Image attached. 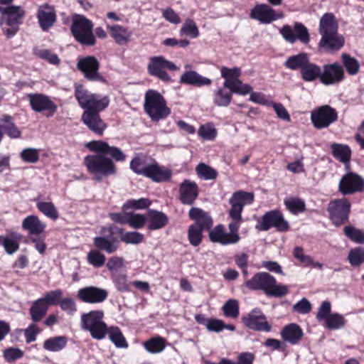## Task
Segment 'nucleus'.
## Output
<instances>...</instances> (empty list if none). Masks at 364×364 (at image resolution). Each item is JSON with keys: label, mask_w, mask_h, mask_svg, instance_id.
<instances>
[{"label": "nucleus", "mask_w": 364, "mask_h": 364, "mask_svg": "<svg viewBox=\"0 0 364 364\" xmlns=\"http://www.w3.org/2000/svg\"><path fill=\"white\" fill-rule=\"evenodd\" d=\"M86 147L95 154L86 156L84 164L87 172L97 182L114 176L117 173L114 161L123 162L127 158L119 148L110 146L103 141H91L86 144Z\"/></svg>", "instance_id": "nucleus-1"}, {"label": "nucleus", "mask_w": 364, "mask_h": 364, "mask_svg": "<svg viewBox=\"0 0 364 364\" xmlns=\"http://www.w3.org/2000/svg\"><path fill=\"white\" fill-rule=\"evenodd\" d=\"M75 97L80 107L85 110L82 115L83 123L93 132L102 135L107 128L100 116V112L105 109L109 104L107 96L100 97L89 92L82 85H75Z\"/></svg>", "instance_id": "nucleus-2"}, {"label": "nucleus", "mask_w": 364, "mask_h": 364, "mask_svg": "<svg viewBox=\"0 0 364 364\" xmlns=\"http://www.w3.org/2000/svg\"><path fill=\"white\" fill-rule=\"evenodd\" d=\"M130 169L136 174L151 178L155 182L168 181L171 177L170 168L160 166L155 160L138 154L130 161Z\"/></svg>", "instance_id": "nucleus-3"}, {"label": "nucleus", "mask_w": 364, "mask_h": 364, "mask_svg": "<svg viewBox=\"0 0 364 364\" xmlns=\"http://www.w3.org/2000/svg\"><path fill=\"white\" fill-rule=\"evenodd\" d=\"M246 287L252 290H262L267 295L274 297L284 296L289 291L287 286L278 284L276 279L267 272L257 273L246 282Z\"/></svg>", "instance_id": "nucleus-4"}, {"label": "nucleus", "mask_w": 364, "mask_h": 364, "mask_svg": "<svg viewBox=\"0 0 364 364\" xmlns=\"http://www.w3.org/2000/svg\"><path fill=\"white\" fill-rule=\"evenodd\" d=\"M24 16L25 11L19 6H0V28L7 38L18 33Z\"/></svg>", "instance_id": "nucleus-5"}, {"label": "nucleus", "mask_w": 364, "mask_h": 364, "mask_svg": "<svg viewBox=\"0 0 364 364\" xmlns=\"http://www.w3.org/2000/svg\"><path fill=\"white\" fill-rule=\"evenodd\" d=\"M144 109L154 122L166 118L171 114L164 97L157 91L149 90L145 94Z\"/></svg>", "instance_id": "nucleus-6"}, {"label": "nucleus", "mask_w": 364, "mask_h": 364, "mask_svg": "<svg viewBox=\"0 0 364 364\" xmlns=\"http://www.w3.org/2000/svg\"><path fill=\"white\" fill-rule=\"evenodd\" d=\"M104 316L102 310H92L82 314L80 318L81 328L88 331L95 340L100 341L105 338L108 326L103 320Z\"/></svg>", "instance_id": "nucleus-7"}, {"label": "nucleus", "mask_w": 364, "mask_h": 364, "mask_svg": "<svg viewBox=\"0 0 364 364\" xmlns=\"http://www.w3.org/2000/svg\"><path fill=\"white\" fill-rule=\"evenodd\" d=\"M72 34L79 43L86 46L95 44L93 34V24L91 21L82 15L75 14L72 18L70 27Z\"/></svg>", "instance_id": "nucleus-8"}, {"label": "nucleus", "mask_w": 364, "mask_h": 364, "mask_svg": "<svg viewBox=\"0 0 364 364\" xmlns=\"http://www.w3.org/2000/svg\"><path fill=\"white\" fill-rule=\"evenodd\" d=\"M221 77L225 79L224 87H228L233 93L240 95L249 94L252 90V87L243 83L240 79L241 75V69L237 67L232 68L223 66L220 68Z\"/></svg>", "instance_id": "nucleus-9"}, {"label": "nucleus", "mask_w": 364, "mask_h": 364, "mask_svg": "<svg viewBox=\"0 0 364 364\" xmlns=\"http://www.w3.org/2000/svg\"><path fill=\"white\" fill-rule=\"evenodd\" d=\"M274 228L279 232H287L289 230V224L283 214L277 210L267 212L258 220L255 228L259 231H267Z\"/></svg>", "instance_id": "nucleus-10"}, {"label": "nucleus", "mask_w": 364, "mask_h": 364, "mask_svg": "<svg viewBox=\"0 0 364 364\" xmlns=\"http://www.w3.org/2000/svg\"><path fill=\"white\" fill-rule=\"evenodd\" d=\"M337 119L338 113L336 110L327 105L318 107L311 112V123L318 129L328 127Z\"/></svg>", "instance_id": "nucleus-11"}, {"label": "nucleus", "mask_w": 364, "mask_h": 364, "mask_svg": "<svg viewBox=\"0 0 364 364\" xmlns=\"http://www.w3.org/2000/svg\"><path fill=\"white\" fill-rule=\"evenodd\" d=\"M149 73L164 82L171 81L170 75L166 70H176L177 66L163 56H155L150 58L147 66Z\"/></svg>", "instance_id": "nucleus-12"}, {"label": "nucleus", "mask_w": 364, "mask_h": 364, "mask_svg": "<svg viewBox=\"0 0 364 364\" xmlns=\"http://www.w3.org/2000/svg\"><path fill=\"white\" fill-rule=\"evenodd\" d=\"M350 203L346 198L335 199L330 201L327 210L330 218L336 225H341L348 220L350 213Z\"/></svg>", "instance_id": "nucleus-13"}, {"label": "nucleus", "mask_w": 364, "mask_h": 364, "mask_svg": "<svg viewBox=\"0 0 364 364\" xmlns=\"http://www.w3.org/2000/svg\"><path fill=\"white\" fill-rule=\"evenodd\" d=\"M338 191L344 196L363 192L364 178L355 172L348 171L341 177Z\"/></svg>", "instance_id": "nucleus-14"}, {"label": "nucleus", "mask_w": 364, "mask_h": 364, "mask_svg": "<svg viewBox=\"0 0 364 364\" xmlns=\"http://www.w3.org/2000/svg\"><path fill=\"white\" fill-rule=\"evenodd\" d=\"M31 109L36 112H46L48 117L53 116L58 107L54 102L44 94L29 93L26 95Z\"/></svg>", "instance_id": "nucleus-15"}, {"label": "nucleus", "mask_w": 364, "mask_h": 364, "mask_svg": "<svg viewBox=\"0 0 364 364\" xmlns=\"http://www.w3.org/2000/svg\"><path fill=\"white\" fill-rule=\"evenodd\" d=\"M279 33L284 39L290 43H294L298 40L306 45L310 41L307 28L300 22H295L293 28L289 25H284L279 30Z\"/></svg>", "instance_id": "nucleus-16"}, {"label": "nucleus", "mask_w": 364, "mask_h": 364, "mask_svg": "<svg viewBox=\"0 0 364 364\" xmlns=\"http://www.w3.org/2000/svg\"><path fill=\"white\" fill-rule=\"evenodd\" d=\"M108 291L100 287L87 286L78 289L77 299L83 303L90 304H102L108 298Z\"/></svg>", "instance_id": "nucleus-17"}, {"label": "nucleus", "mask_w": 364, "mask_h": 364, "mask_svg": "<svg viewBox=\"0 0 364 364\" xmlns=\"http://www.w3.org/2000/svg\"><path fill=\"white\" fill-rule=\"evenodd\" d=\"M250 16L260 23L269 24L282 18L284 15L282 13H277L274 9L266 4H259L251 9Z\"/></svg>", "instance_id": "nucleus-18"}, {"label": "nucleus", "mask_w": 364, "mask_h": 364, "mask_svg": "<svg viewBox=\"0 0 364 364\" xmlns=\"http://www.w3.org/2000/svg\"><path fill=\"white\" fill-rule=\"evenodd\" d=\"M99 67L98 60L93 56L82 58L77 63V68L84 73L87 79L105 82V79L98 72Z\"/></svg>", "instance_id": "nucleus-19"}, {"label": "nucleus", "mask_w": 364, "mask_h": 364, "mask_svg": "<svg viewBox=\"0 0 364 364\" xmlns=\"http://www.w3.org/2000/svg\"><path fill=\"white\" fill-rule=\"evenodd\" d=\"M243 323L249 328L257 331L269 332L271 326L267 321V318L259 309L255 308L242 318Z\"/></svg>", "instance_id": "nucleus-20"}, {"label": "nucleus", "mask_w": 364, "mask_h": 364, "mask_svg": "<svg viewBox=\"0 0 364 364\" xmlns=\"http://www.w3.org/2000/svg\"><path fill=\"white\" fill-rule=\"evenodd\" d=\"M344 79V70L337 63L324 65L321 69L320 81L325 85H333Z\"/></svg>", "instance_id": "nucleus-21"}, {"label": "nucleus", "mask_w": 364, "mask_h": 364, "mask_svg": "<svg viewBox=\"0 0 364 364\" xmlns=\"http://www.w3.org/2000/svg\"><path fill=\"white\" fill-rule=\"evenodd\" d=\"M253 200V193L242 191H236L229 200L231 205L229 211L234 213L235 215H242L244 206L252 204Z\"/></svg>", "instance_id": "nucleus-22"}, {"label": "nucleus", "mask_w": 364, "mask_h": 364, "mask_svg": "<svg viewBox=\"0 0 364 364\" xmlns=\"http://www.w3.org/2000/svg\"><path fill=\"white\" fill-rule=\"evenodd\" d=\"M37 18L42 30L47 31L53 26L56 20L54 8L48 4L40 6L38 9Z\"/></svg>", "instance_id": "nucleus-23"}, {"label": "nucleus", "mask_w": 364, "mask_h": 364, "mask_svg": "<svg viewBox=\"0 0 364 364\" xmlns=\"http://www.w3.org/2000/svg\"><path fill=\"white\" fill-rule=\"evenodd\" d=\"M344 43V38L338 33L321 37L318 46L326 52L333 53L342 48Z\"/></svg>", "instance_id": "nucleus-24"}, {"label": "nucleus", "mask_w": 364, "mask_h": 364, "mask_svg": "<svg viewBox=\"0 0 364 364\" xmlns=\"http://www.w3.org/2000/svg\"><path fill=\"white\" fill-rule=\"evenodd\" d=\"M46 228V225L34 215L27 216L22 221V228L31 237L41 235Z\"/></svg>", "instance_id": "nucleus-25"}, {"label": "nucleus", "mask_w": 364, "mask_h": 364, "mask_svg": "<svg viewBox=\"0 0 364 364\" xmlns=\"http://www.w3.org/2000/svg\"><path fill=\"white\" fill-rule=\"evenodd\" d=\"M189 218L195 220L193 225H198L203 230H209L213 225V219L205 211L198 208H192L188 213Z\"/></svg>", "instance_id": "nucleus-26"}, {"label": "nucleus", "mask_w": 364, "mask_h": 364, "mask_svg": "<svg viewBox=\"0 0 364 364\" xmlns=\"http://www.w3.org/2000/svg\"><path fill=\"white\" fill-rule=\"evenodd\" d=\"M180 199L183 204L191 205L198 195V186L195 182L185 180L180 186Z\"/></svg>", "instance_id": "nucleus-27"}, {"label": "nucleus", "mask_w": 364, "mask_h": 364, "mask_svg": "<svg viewBox=\"0 0 364 364\" xmlns=\"http://www.w3.org/2000/svg\"><path fill=\"white\" fill-rule=\"evenodd\" d=\"M179 82L181 84L183 85H192L195 87H202L210 85L212 82V80L200 75L196 71L188 70L181 75Z\"/></svg>", "instance_id": "nucleus-28"}, {"label": "nucleus", "mask_w": 364, "mask_h": 364, "mask_svg": "<svg viewBox=\"0 0 364 364\" xmlns=\"http://www.w3.org/2000/svg\"><path fill=\"white\" fill-rule=\"evenodd\" d=\"M303 330L296 323H290L285 326L281 331L282 338L291 345L298 344L303 338Z\"/></svg>", "instance_id": "nucleus-29"}, {"label": "nucleus", "mask_w": 364, "mask_h": 364, "mask_svg": "<svg viewBox=\"0 0 364 364\" xmlns=\"http://www.w3.org/2000/svg\"><path fill=\"white\" fill-rule=\"evenodd\" d=\"M230 237L223 225H216L209 232V239L212 242L224 246L235 244L236 240H233Z\"/></svg>", "instance_id": "nucleus-30"}, {"label": "nucleus", "mask_w": 364, "mask_h": 364, "mask_svg": "<svg viewBox=\"0 0 364 364\" xmlns=\"http://www.w3.org/2000/svg\"><path fill=\"white\" fill-rule=\"evenodd\" d=\"M338 28L337 21L332 14L326 13L322 16L319 22V33L321 37L338 33Z\"/></svg>", "instance_id": "nucleus-31"}, {"label": "nucleus", "mask_w": 364, "mask_h": 364, "mask_svg": "<svg viewBox=\"0 0 364 364\" xmlns=\"http://www.w3.org/2000/svg\"><path fill=\"white\" fill-rule=\"evenodd\" d=\"M0 129L3 134H6L11 139H18L21 132L14 122L13 118L9 114H4L0 119Z\"/></svg>", "instance_id": "nucleus-32"}, {"label": "nucleus", "mask_w": 364, "mask_h": 364, "mask_svg": "<svg viewBox=\"0 0 364 364\" xmlns=\"http://www.w3.org/2000/svg\"><path fill=\"white\" fill-rule=\"evenodd\" d=\"M147 220L149 221L148 229L156 230L163 228L168 223L167 216L162 212L150 210Z\"/></svg>", "instance_id": "nucleus-33"}, {"label": "nucleus", "mask_w": 364, "mask_h": 364, "mask_svg": "<svg viewBox=\"0 0 364 364\" xmlns=\"http://www.w3.org/2000/svg\"><path fill=\"white\" fill-rule=\"evenodd\" d=\"M331 153L333 157L348 166V163L351 157V150L349 146L346 144L333 143L331 145Z\"/></svg>", "instance_id": "nucleus-34"}, {"label": "nucleus", "mask_w": 364, "mask_h": 364, "mask_svg": "<svg viewBox=\"0 0 364 364\" xmlns=\"http://www.w3.org/2000/svg\"><path fill=\"white\" fill-rule=\"evenodd\" d=\"M105 337L108 335L109 339L119 348H127L129 345L125 337L118 326H107Z\"/></svg>", "instance_id": "nucleus-35"}, {"label": "nucleus", "mask_w": 364, "mask_h": 364, "mask_svg": "<svg viewBox=\"0 0 364 364\" xmlns=\"http://www.w3.org/2000/svg\"><path fill=\"white\" fill-rule=\"evenodd\" d=\"M48 308L47 303L42 298L34 301L29 310L32 321L34 322L40 321L46 316Z\"/></svg>", "instance_id": "nucleus-36"}, {"label": "nucleus", "mask_w": 364, "mask_h": 364, "mask_svg": "<svg viewBox=\"0 0 364 364\" xmlns=\"http://www.w3.org/2000/svg\"><path fill=\"white\" fill-rule=\"evenodd\" d=\"M309 58L305 53H301L297 55H291L286 60L284 65L291 70L298 69L302 70V68L308 63Z\"/></svg>", "instance_id": "nucleus-37"}, {"label": "nucleus", "mask_w": 364, "mask_h": 364, "mask_svg": "<svg viewBox=\"0 0 364 364\" xmlns=\"http://www.w3.org/2000/svg\"><path fill=\"white\" fill-rule=\"evenodd\" d=\"M111 36L114 39L117 43L124 44L129 41L131 33L127 28L120 25H113L108 26Z\"/></svg>", "instance_id": "nucleus-38"}, {"label": "nucleus", "mask_w": 364, "mask_h": 364, "mask_svg": "<svg viewBox=\"0 0 364 364\" xmlns=\"http://www.w3.org/2000/svg\"><path fill=\"white\" fill-rule=\"evenodd\" d=\"M142 345L149 353L156 354L161 353L165 349L166 341L162 337L156 336L144 342Z\"/></svg>", "instance_id": "nucleus-39"}, {"label": "nucleus", "mask_w": 364, "mask_h": 364, "mask_svg": "<svg viewBox=\"0 0 364 364\" xmlns=\"http://www.w3.org/2000/svg\"><path fill=\"white\" fill-rule=\"evenodd\" d=\"M302 79L306 82H312L317 78L320 79L321 75V68L314 64L308 61V63L302 68L301 70Z\"/></svg>", "instance_id": "nucleus-40"}, {"label": "nucleus", "mask_w": 364, "mask_h": 364, "mask_svg": "<svg viewBox=\"0 0 364 364\" xmlns=\"http://www.w3.org/2000/svg\"><path fill=\"white\" fill-rule=\"evenodd\" d=\"M224 85L218 88L214 92L213 103L218 107H228L232 100V93Z\"/></svg>", "instance_id": "nucleus-41"}, {"label": "nucleus", "mask_w": 364, "mask_h": 364, "mask_svg": "<svg viewBox=\"0 0 364 364\" xmlns=\"http://www.w3.org/2000/svg\"><path fill=\"white\" fill-rule=\"evenodd\" d=\"M93 244L97 250L105 251L108 254L115 252L119 247L117 242L105 237H95L93 240Z\"/></svg>", "instance_id": "nucleus-42"}, {"label": "nucleus", "mask_w": 364, "mask_h": 364, "mask_svg": "<svg viewBox=\"0 0 364 364\" xmlns=\"http://www.w3.org/2000/svg\"><path fill=\"white\" fill-rule=\"evenodd\" d=\"M68 338L64 336L50 338L44 341L43 348L49 351L58 352L63 350L67 345Z\"/></svg>", "instance_id": "nucleus-43"}, {"label": "nucleus", "mask_w": 364, "mask_h": 364, "mask_svg": "<svg viewBox=\"0 0 364 364\" xmlns=\"http://www.w3.org/2000/svg\"><path fill=\"white\" fill-rule=\"evenodd\" d=\"M229 215L232 219V221L228 224V229L230 232L228 234L231 235L232 240H236L235 241V244H237L240 240V237L238 234V230L240 227V224L242 222V215L239 214L237 215H235V213L229 211Z\"/></svg>", "instance_id": "nucleus-44"}, {"label": "nucleus", "mask_w": 364, "mask_h": 364, "mask_svg": "<svg viewBox=\"0 0 364 364\" xmlns=\"http://www.w3.org/2000/svg\"><path fill=\"white\" fill-rule=\"evenodd\" d=\"M21 240V234L16 232H11L9 237H6L4 247L5 251L12 255L16 252L19 248V242Z\"/></svg>", "instance_id": "nucleus-45"}, {"label": "nucleus", "mask_w": 364, "mask_h": 364, "mask_svg": "<svg viewBox=\"0 0 364 364\" xmlns=\"http://www.w3.org/2000/svg\"><path fill=\"white\" fill-rule=\"evenodd\" d=\"M284 203L287 210L292 214H298L305 210V203L301 198L296 197L286 198L284 200Z\"/></svg>", "instance_id": "nucleus-46"}, {"label": "nucleus", "mask_w": 364, "mask_h": 364, "mask_svg": "<svg viewBox=\"0 0 364 364\" xmlns=\"http://www.w3.org/2000/svg\"><path fill=\"white\" fill-rule=\"evenodd\" d=\"M341 58L343 64L349 75H355L359 72L360 63L355 58L350 56L347 53H343Z\"/></svg>", "instance_id": "nucleus-47"}, {"label": "nucleus", "mask_w": 364, "mask_h": 364, "mask_svg": "<svg viewBox=\"0 0 364 364\" xmlns=\"http://www.w3.org/2000/svg\"><path fill=\"white\" fill-rule=\"evenodd\" d=\"M87 261L92 267L100 268L105 264L106 257L100 251L94 249L88 252Z\"/></svg>", "instance_id": "nucleus-48"}, {"label": "nucleus", "mask_w": 364, "mask_h": 364, "mask_svg": "<svg viewBox=\"0 0 364 364\" xmlns=\"http://www.w3.org/2000/svg\"><path fill=\"white\" fill-rule=\"evenodd\" d=\"M37 208L46 216L56 220L58 218V213L51 202L38 201L36 203Z\"/></svg>", "instance_id": "nucleus-49"}, {"label": "nucleus", "mask_w": 364, "mask_h": 364, "mask_svg": "<svg viewBox=\"0 0 364 364\" xmlns=\"http://www.w3.org/2000/svg\"><path fill=\"white\" fill-rule=\"evenodd\" d=\"M112 279L116 288L122 292L130 291V284L127 280V275L122 273L114 272L112 274Z\"/></svg>", "instance_id": "nucleus-50"}, {"label": "nucleus", "mask_w": 364, "mask_h": 364, "mask_svg": "<svg viewBox=\"0 0 364 364\" xmlns=\"http://www.w3.org/2000/svg\"><path fill=\"white\" fill-rule=\"evenodd\" d=\"M180 34L181 36H187L192 38H196L199 36V31L196 23L193 20L188 18L185 21L180 30Z\"/></svg>", "instance_id": "nucleus-51"}, {"label": "nucleus", "mask_w": 364, "mask_h": 364, "mask_svg": "<svg viewBox=\"0 0 364 364\" xmlns=\"http://www.w3.org/2000/svg\"><path fill=\"white\" fill-rule=\"evenodd\" d=\"M203 231L204 230L198 227V225H191L189 226L188 230V239L191 245L197 247L201 243Z\"/></svg>", "instance_id": "nucleus-52"}, {"label": "nucleus", "mask_w": 364, "mask_h": 364, "mask_svg": "<svg viewBox=\"0 0 364 364\" xmlns=\"http://www.w3.org/2000/svg\"><path fill=\"white\" fill-rule=\"evenodd\" d=\"M346 323L345 318L343 315L338 313L331 314L324 321L326 327L330 329H339L344 326Z\"/></svg>", "instance_id": "nucleus-53"}, {"label": "nucleus", "mask_w": 364, "mask_h": 364, "mask_svg": "<svg viewBox=\"0 0 364 364\" xmlns=\"http://www.w3.org/2000/svg\"><path fill=\"white\" fill-rule=\"evenodd\" d=\"M348 260L353 267H357L364 263V248L359 247L350 250L348 256Z\"/></svg>", "instance_id": "nucleus-54"}, {"label": "nucleus", "mask_w": 364, "mask_h": 364, "mask_svg": "<svg viewBox=\"0 0 364 364\" xmlns=\"http://www.w3.org/2000/svg\"><path fill=\"white\" fill-rule=\"evenodd\" d=\"M196 170L198 177L202 179L212 180L217 176V171L214 168L203 163L199 164Z\"/></svg>", "instance_id": "nucleus-55"}, {"label": "nucleus", "mask_w": 364, "mask_h": 364, "mask_svg": "<svg viewBox=\"0 0 364 364\" xmlns=\"http://www.w3.org/2000/svg\"><path fill=\"white\" fill-rule=\"evenodd\" d=\"M151 202L149 199L141 198L139 199H131L128 200L124 205V210H128L129 209L141 210L145 209L149 207Z\"/></svg>", "instance_id": "nucleus-56"}, {"label": "nucleus", "mask_w": 364, "mask_h": 364, "mask_svg": "<svg viewBox=\"0 0 364 364\" xmlns=\"http://www.w3.org/2000/svg\"><path fill=\"white\" fill-rule=\"evenodd\" d=\"M225 316L235 318L239 315V304L235 299H229L222 308Z\"/></svg>", "instance_id": "nucleus-57"}, {"label": "nucleus", "mask_w": 364, "mask_h": 364, "mask_svg": "<svg viewBox=\"0 0 364 364\" xmlns=\"http://www.w3.org/2000/svg\"><path fill=\"white\" fill-rule=\"evenodd\" d=\"M345 235L352 241L358 243H364V233L358 229L352 226H346L344 228Z\"/></svg>", "instance_id": "nucleus-58"}, {"label": "nucleus", "mask_w": 364, "mask_h": 364, "mask_svg": "<svg viewBox=\"0 0 364 364\" xmlns=\"http://www.w3.org/2000/svg\"><path fill=\"white\" fill-rule=\"evenodd\" d=\"M63 295V290L57 289L53 291H48L45 294L42 299L46 301L48 306L59 304L60 301L62 299Z\"/></svg>", "instance_id": "nucleus-59"}, {"label": "nucleus", "mask_w": 364, "mask_h": 364, "mask_svg": "<svg viewBox=\"0 0 364 364\" xmlns=\"http://www.w3.org/2000/svg\"><path fill=\"white\" fill-rule=\"evenodd\" d=\"M121 240L127 244L137 245L144 240V235L138 232H127L121 235Z\"/></svg>", "instance_id": "nucleus-60"}, {"label": "nucleus", "mask_w": 364, "mask_h": 364, "mask_svg": "<svg viewBox=\"0 0 364 364\" xmlns=\"http://www.w3.org/2000/svg\"><path fill=\"white\" fill-rule=\"evenodd\" d=\"M146 220L144 215L129 213L127 224L133 228L139 229L144 226Z\"/></svg>", "instance_id": "nucleus-61"}, {"label": "nucleus", "mask_w": 364, "mask_h": 364, "mask_svg": "<svg viewBox=\"0 0 364 364\" xmlns=\"http://www.w3.org/2000/svg\"><path fill=\"white\" fill-rule=\"evenodd\" d=\"M216 134V129L211 124L202 125L198 129V135L205 140L214 139Z\"/></svg>", "instance_id": "nucleus-62"}, {"label": "nucleus", "mask_w": 364, "mask_h": 364, "mask_svg": "<svg viewBox=\"0 0 364 364\" xmlns=\"http://www.w3.org/2000/svg\"><path fill=\"white\" fill-rule=\"evenodd\" d=\"M21 157L23 161L36 163L39 159V151L33 148H27L21 152Z\"/></svg>", "instance_id": "nucleus-63"}, {"label": "nucleus", "mask_w": 364, "mask_h": 364, "mask_svg": "<svg viewBox=\"0 0 364 364\" xmlns=\"http://www.w3.org/2000/svg\"><path fill=\"white\" fill-rule=\"evenodd\" d=\"M59 305L60 309L70 316L73 315L77 311L76 304L72 298L62 299L59 302Z\"/></svg>", "instance_id": "nucleus-64"}]
</instances>
